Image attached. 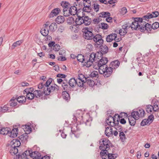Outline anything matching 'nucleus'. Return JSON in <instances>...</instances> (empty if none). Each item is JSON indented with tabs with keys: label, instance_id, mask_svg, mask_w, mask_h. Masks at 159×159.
<instances>
[{
	"label": "nucleus",
	"instance_id": "obj_36",
	"mask_svg": "<svg viewBox=\"0 0 159 159\" xmlns=\"http://www.w3.org/2000/svg\"><path fill=\"white\" fill-rule=\"evenodd\" d=\"M65 21V18L64 16H59L56 19V21L58 24L63 23Z\"/></svg>",
	"mask_w": 159,
	"mask_h": 159
},
{
	"label": "nucleus",
	"instance_id": "obj_62",
	"mask_svg": "<svg viewBox=\"0 0 159 159\" xmlns=\"http://www.w3.org/2000/svg\"><path fill=\"white\" fill-rule=\"evenodd\" d=\"M152 29H156L159 27V23L157 22H155L152 24Z\"/></svg>",
	"mask_w": 159,
	"mask_h": 159
},
{
	"label": "nucleus",
	"instance_id": "obj_50",
	"mask_svg": "<svg viewBox=\"0 0 159 159\" xmlns=\"http://www.w3.org/2000/svg\"><path fill=\"white\" fill-rule=\"evenodd\" d=\"M102 143L100 144H105L106 146V148H108L109 147V145H110L111 143L110 141L107 139H103L102 141Z\"/></svg>",
	"mask_w": 159,
	"mask_h": 159
},
{
	"label": "nucleus",
	"instance_id": "obj_44",
	"mask_svg": "<svg viewBox=\"0 0 159 159\" xmlns=\"http://www.w3.org/2000/svg\"><path fill=\"white\" fill-rule=\"evenodd\" d=\"M9 152L12 155H14L18 152V149L17 148H11V149Z\"/></svg>",
	"mask_w": 159,
	"mask_h": 159
},
{
	"label": "nucleus",
	"instance_id": "obj_37",
	"mask_svg": "<svg viewBox=\"0 0 159 159\" xmlns=\"http://www.w3.org/2000/svg\"><path fill=\"white\" fill-rule=\"evenodd\" d=\"M16 100L19 103H23L26 102V98L24 96H20L17 98Z\"/></svg>",
	"mask_w": 159,
	"mask_h": 159
},
{
	"label": "nucleus",
	"instance_id": "obj_39",
	"mask_svg": "<svg viewBox=\"0 0 159 159\" xmlns=\"http://www.w3.org/2000/svg\"><path fill=\"white\" fill-rule=\"evenodd\" d=\"M23 129H24L25 132H26V133L28 134L30 133L32 129L29 125H23Z\"/></svg>",
	"mask_w": 159,
	"mask_h": 159
},
{
	"label": "nucleus",
	"instance_id": "obj_6",
	"mask_svg": "<svg viewBox=\"0 0 159 159\" xmlns=\"http://www.w3.org/2000/svg\"><path fill=\"white\" fill-rule=\"evenodd\" d=\"M34 91V89L31 87L25 89L23 91V94H26L27 98L29 100H32L34 98V94L32 92Z\"/></svg>",
	"mask_w": 159,
	"mask_h": 159
},
{
	"label": "nucleus",
	"instance_id": "obj_5",
	"mask_svg": "<svg viewBox=\"0 0 159 159\" xmlns=\"http://www.w3.org/2000/svg\"><path fill=\"white\" fill-rule=\"evenodd\" d=\"M96 65L99 70H103V67H105L107 65L106 64L108 61V60L107 58L106 57H102L100 59L97 61Z\"/></svg>",
	"mask_w": 159,
	"mask_h": 159
},
{
	"label": "nucleus",
	"instance_id": "obj_63",
	"mask_svg": "<svg viewBox=\"0 0 159 159\" xmlns=\"http://www.w3.org/2000/svg\"><path fill=\"white\" fill-rule=\"evenodd\" d=\"M93 8L96 12H98L99 10V5L98 4L94 3L93 5Z\"/></svg>",
	"mask_w": 159,
	"mask_h": 159
},
{
	"label": "nucleus",
	"instance_id": "obj_27",
	"mask_svg": "<svg viewBox=\"0 0 159 159\" xmlns=\"http://www.w3.org/2000/svg\"><path fill=\"white\" fill-rule=\"evenodd\" d=\"M18 129L14 128L11 131L9 132L8 135L11 137L14 138L17 136L18 134Z\"/></svg>",
	"mask_w": 159,
	"mask_h": 159
},
{
	"label": "nucleus",
	"instance_id": "obj_30",
	"mask_svg": "<svg viewBox=\"0 0 159 159\" xmlns=\"http://www.w3.org/2000/svg\"><path fill=\"white\" fill-rule=\"evenodd\" d=\"M77 80H76L74 78H71L68 82V83L70 87L73 88L76 85L77 83Z\"/></svg>",
	"mask_w": 159,
	"mask_h": 159
},
{
	"label": "nucleus",
	"instance_id": "obj_21",
	"mask_svg": "<svg viewBox=\"0 0 159 159\" xmlns=\"http://www.w3.org/2000/svg\"><path fill=\"white\" fill-rule=\"evenodd\" d=\"M117 36V34H112L109 35L106 38V41L107 42H111L115 39L116 38Z\"/></svg>",
	"mask_w": 159,
	"mask_h": 159
},
{
	"label": "nucleus",
	"instance_id": "obj_60",
	"mask_svg": "<svg viewBox=\"0 0 159 159\" xmlns=\"http://www.w3.org/2000/svg\"><path fill=\"white\" fill-rule=\"evenodd\" d=\"M117 154L116 153H109L108 155V158L109 159H114L117 157Z\"/></svg>",
	"mask_w": 159,
	"mask_h": 159
},
{
	"label": "nucleus",
	"instance_id": "obj_61",
	"mask_svg": "<svg viewBox=\"0 0 159 159\" xmlns=\"http://www.w3.org/2000/svg\"><path fill=\"white\" fill-rule=\"evenodd\" d=\"M32 151L27 150L24 152L25 156V158H27V157L28 156H30L31 157V153H32Z\"/></svg>",
	"mask_w": 159,
	"mask_h": 159
},
{
	"label": "nucleus",
	"instance_id": "obj_13",
	"mask_svg": "<svg viewBox=\"0 0 159 159\" xmlns=\"http://www.w3.org/2000/svg\"><path fill=\"white\" fill-rule=\"evenodd\" d=\"M145 25L144 27H142L141 28V30H140L141 32H143L145 30H146L147 31L148 33H150L152 29V25L148 23L147 24H145Z\"/></svg>",
	"mask_w": 159,
	"mask_h": 159
},
{
	"label": "nucleus",
	"instance_id": "obj_14",
	"mask_svg": "<svg viewBox=\"0 0 159 159\" xmlns=\"http://www.w3.org/2000/svg\"><path fill=\"white\" fill-rule=\"evenodd\" d=\"M44 93V91H43L40 90H35L33 92L34 98L35 97L37 98H42Z\"/></svg>",
	"mask_w": 159,
	"mask_h": 159
},
{
	"label": "nucleus",
	"instance_id": "obj_16",
	"mask_svg": "<svg viewBox=\"0 0 159 159\" xmlns=\"http://www.w3.org/2000/svg\"><path fill=\"white\" fill-rule=\"evenodd\" d=\"M82 115V113L81 111H77L75 114L73 116L74 117L73 119L74 120H75L76 121L78 120V119L82 120L83 119Z\"/></svg>",
	"mask_w": 159,
	"mask_h": 159
},
{
	"label": "nucleus",
	"instance_id": "obj_51",
	"mask_svg": "<svg viewBox=\"0 0 159 159\" xmlns=\"http://www.w3.org/2000/svg\"><path fill=\"white\" fill-rule=\"evenodd\" d=\"M153 110V107L152 106L150 105H148L146 106V111L148 113H150Z\"/></svg>",
	"mask_w": 159,
	"mask_h": 159
},
{
	"label": "nucleus",
	"instance_id": "obj_40",
	"mask_svg": "<svg viewBox=\"0 0 159 159\" xmlns=\"http://www.w3.org/2000/svg\"><path fill=\"white\" fill-rule=\"evenodd\" d=\"M138 26L139 27V23L137 21L135 20L134 18V21L132 23L131 29L132 30H136Z\"/></svg>",
	"mask_w": 159,
	"mask_h": 159
},
{
	"label": "nucleus",
	"instance_id": "obj_54",
	"mask_svg": "<svg viewBox=\"0 0 159 159\" xmlns=\"http://www.w3.org/2000/svg\"><path fill=\"white\" fill-rule=\"evenodd\" d=\"M40 32L44 36H47L48 35L49 32L48 28H45L43 30H42Z\"/></svg>",
	"mask_w": 159,
	"mask_h": 159
},
{
	"label": "nucleus",
	"instance_id": "obj_24",
	"mask_svg": "<svg viewBox=\"0 0 159 159\" xmlns=\"http://www.w3.org/2000/svg\"><path fill=\"white\" fill-rule=\"evenodd\" d=\"M100 51L104 54H106L108 50V47L106 45H100Z\"/></svg>",
	"mask_w": 159,
	"mask_h": 159
},
{
	"label": "nucleus",
	"instance_id": "obj_3",
	"mask_svg": "<svg viewBox=\"0 0 159 159\" xmlns=\"http://www.w3.org/2000/svg\"><path fill=\"white\" fill-rule=\"evenodd\" d=\"M99 72L101 74L103 75L105 77H109L113 72V68L111 67H108L107 65L103 67V69L99 70Z\"/></svg>",
	"mask_w": 159,
	"mask_h": 159
},
{
	"label": "nucleus",
	"instance_id": "obj_34",
	"mask_svg": "<svg viewBox=\"0 0 159 159\" xmlns=\"http://www.w3.org/2000/svg\"><path fill=\"white\" fill-rule=\"evenodd\" d=\"M76 58L79 61L81 62H84L85 63V56H84L81 54H79L76 56Z\"/></svg>",
	"mask_w": 159,
	"mask_h": 159
},
{
	"label": "nucleus",
	"instance_id": "obj_1",
	"mask_svg": "<svg viewBox=\"0 0 159 159\" xmlns=\"http://www.w3.org/2000/svg\"><path fill=\"white\" fill-rule=\"evenodd\" d=\"M93 30L88 27H84L82 29L83 37L86 39L91 40L94 35L93 33Z\"/></svg>",
	"mask_w": 159,
	"mask_h": 159
},
{
	"label": "nucleus",
	"instance_id": "obj_59",
	"mask_svg": "<svg viewBox=\"0 0 159 159\" xmlns=\"http://www.w3.org/2000/svg\"><path fill=\"white\" fill-rule=\"evenodd\" d=\"M52 79L51 78H49L47 81L44 84L45 86L46 87V89H47V86H50L51 85H50Z\"/></svg>",
	"mask_w": 159,
	"mask_h": 159
},
{
	"label": "nucleus",
	"instance_id": "obj_9",
	"mask_svg": "<svg viewBox=\"0 0 159 159\" xmlns=\"http://www.w3.org/2000/svg\"><path fill=\"white\" fill-rule=\"evenodd\" d=\"M80 124H74L71 127V132L76 137H77V135H79L80 133Z\"/></svg>",
	"mask_w": 159,
	"mask_h": 159
},
{
	"label": "nucleus",
	"instance_id": "obj_15",
	"mask_svg": "<svg viewBox=\"0 0 159 159\" xmlns=\"http://www.w3.org/2000/svg\"><path fill=\"white\" fill-rule=\"evenodd\" d=\"M20 141L18 139H13L10 142L11 148H17L20 146Z\"/></svg>",
	"mask_w": 159,
	"mask_h": 159
},
{
	"label": "nucleus",
	"instance_id": "obj_11",
	"mask_svg": "<svg viewBox=\"0 0 159 159\" xmlns=\"http://www.w3.org/2000/svg\"><path fill=\"white\" fill-rule=\"evenodd\" d=\"M120 116H118V117L117 118L116 121V122H112V124L113 125L112 127H114V128L119 132H121L122 130V127L121 125H119V121H120Z\"/></svg>",
	"mask_w": 159,
	"mask_h": 159
},
{
	"label": "nucleus",
	"instance_id": "obj_25",
	"mask_svg": "<svg viewBox=\"0 0 159 159\" xmlns=\"http://www.w3.org/2000/svg\"><path fill=\"white\" fill-rule=\"evenodd\" d=\"M60 11V10L59 8H56L54 9L49 14V17L50 18L53 17L54 16L57 15Z\"/></svg>",
	"mask_w": 159,
	"mask_h": 159
},
{
	"label": "nucleus",
	"instance_id": "obj_31",
	"mask_svg": "<svg viewBox=\"0 0 159 159\" xmlns=\"http://www.w3.org/2000/svg\"><path fill=\"white\" fill-rule=\"evenodd\" d=\"M85 83H87V84L90 87L93 86L94 84V81L93 80H91L90 78L89 77H88V78H85Z\"/></svg>",
	"mask_w": 159,
	"mask_h": 159
},
{
	"label": "nucleus",
	"instance_id": "obj_10",
	"mask_svg": "<svg viewBox=\"0 0 159 159\" xmlns=\"http://www.w3.org/2000/svg\"><path fill=\"white\" fill-rule=\"evenodd\" d=\"M61 5L63 8V11L64 15L65 16H69L67 12L69 8L71 6L70 3L66 1H62L61 3Z\"/></svg>",
	"mask_w": 159,
	"mask_h": 159
},
{
	"label": "nucleus",
	"instance_id": "obj_49",
	"mask_svg": "<svg viewBox=\"0 0 159 159\" xmlns=\"http://www.w3.org/2000/svg\"><path fill=\"white\" fill-rule=\"evenodd\" d=\"M76 85L80 87H82L84 86V83H85V80H77Z\"/></svg>",
	"mask_w": 159,
	"mask_h": 159
},
{
	"label": "nucleus",
	"instance_id": "obj_8",
	"mask_svg": "<svg viewBox=\"0 0 159 159\" xmlns=\"http://www.w3.org/2000/svg\"><path fill=\"white\" fill-rule=\"evenodd\" d=\"M118 116H119L118 114H115L113 117L111 116H109L106 118V123L109 125L112 126L113 125L112 124V122H116V121L117 118L118 117Z\"/></svg>",
	"mask_w": 159,
	"mask_h": 159
},
{
	"label": "nucleus",
	"instance_id": "obj_58",
	"mask_svg": "<svg viewBox=\"0 0 159 159\" xmlns=\"http://www.w3.org/2000/svg\"><path fill=\"white\" fill-rule=\"evenodd\" d=\"M137 111L139 114V117L144 116L145 114V111L143 109L141 108L139 109Z\"/></svg>",
	"mask_w": 159,
	"mask_h": 159
},
{
	"label": "nucleus",
	"instance_id": "obj_38",
	"mask_svg": "<svg viewBox=\"0 0 159 159\" xmlns=\"http://www.w3.org/2000/svg\"><path fill=\"white\" fill-rule=\"evenodd\" d=\"M99 17L107 18L110 16V13L108 12H102L99 14Z\"/></svg>",
	"mask_w": 159,
	"mask_h": 159
},
{
	"label": "nucleus",
	"instance_id": "obj_26",
	"mask_svg": "<svg viewBox=\"0 0 159 159\" xmlns=\"http://www.w3.org/2000/svg\"><path fill=\"white\" fill-rule=\"evenodd\" d=\"M105 133L107 136L108 137L111 136L112 135V128L110 126L106 128Z\"/></svg>",
	"mask_w": 159,
	"mask_h": 159
},
{
	"label": "nucleus",
	"instance_id": "obj_48",
	"mask_svg": "<svg viewBox=\"0 0 159 159\" xmlns=\"http://www.w3.org/2000/svg\"><path fill=\"white\" fill-rule=\"evenodd\" d=\"M99 27L103 30L107 29L108 28V25L106 23H102L98 25Z\"/></svg>",
	"mask_w": 159,
	"mask_h": 159
},
{
	"label": "nucleus",
	"instance_id": "obj_33",
	"mask_svg": "<svg viewBox=\"0 0 159 159\" xmlns=\"http://www.w3.org/2000/svg\"><path fill=\"white\" fill-rule=\"evenodd\" d=\"M63 98L66 101H68L70 99V95L66 91H63L62 93Z\"/></svg>",
	"mask_w": 159,
	"mask_h": 159
},
{
	"label": "nucleus",
	"instance_id": "obj_29",
	"mask_svg": "<svg viewBox=\"0 0 159 159\" xmlns=\"http://www.w3.org/2000/svg\"><path fill=\"white\" fill-rule=\"evenodd\" d=\"M11 129L8 127L2 128L0 129V134L5 135L9 134Z\"/></svg>",
	"mask_w": 159,
	"mask_h": 159
},
{
	"label": "nucleus",
	"instance_id": "obj_35",
	"mask_svg": "<svg viewBox=\"0 0 159 159\" xmlns=\"http://www.w3.org/2000/svg\"><path fill=\"white\" fill-rule=\"evenodd\" d=\"M120 64V62L119 61L116 60L111 62L110 64V66H111L114 68L115 67L117 68L119 67Z\"/></svg>",
	"mask_w": 159,
	"mask_h": 159
},
{
	"label": "nucleus",
	"instance_id": "obj_17",
	"mask_svg": "<svg viewBox=\"0 0 159 159\" xmlns=\"http://www.w3.org/2000/svg\"><path fill=\"white\" fill-rule=\"evenodd\" d=\"M69 83L66 81H64L62 82L61 86L65 91L70 90L71 88L70 86L68 84Z\"/></svg>",
	"mask_w": 159,
	"mask_h": 159
},
{
	"label": "nucleus",
	"instance_id": "obj_4",
	"mask_svg": "<svg viewBox=\"0 0 159 159\" xmlns=\"http://www.w3.org/2000/svg\"><path fill=\"white\" fill-rule=\"evenodd\" d=\"M59 89V87L56 84L47 86L46 89H44V94L46 95L50 94V93L53 92H57Z\"/></svg>",
	"mask_w": 159,
	"mask_h": 159
},
{
	"label": "nucleus",
	"instance_id": "obj_55",
	"mask_svg": "<svg viewBox=\"0 0 159 159\" xmlns=\"http://www.w3.org/2000/svg\"><path fill=\"white\" fill-rule=\"evenodd\" d=\"M127 29L125 28H122L119 30V34L121 35H124L125 34L127 33Z\"/></svg>",
	"mask_w": 159,
	"mask_h": 159
},
{
	"label": "nucleus",
	"instance_id": "obj_32",
	"mask_svg": "<svg viewBox=\"0 0 159 159\" xmlns=\"http://www.w3.org/2000/svg\"><path fill=\"white\" fill-rule=\"evenodd\" d=\"M128 120L130 125L131 126H134L135 125L136 123L135 120H137V119L134 118L131 116H129L128 117Z\"/></svg>",
	"mask_w": 159,
	"mask_h": 159
},
{
	"label": "nucleus",
	"instance_id": "obj_23",
	"mask_svg": "<svg viewBox=\"0 0 159 159\" xmlns=\"http://www.w3.org/2000/svg\"><path fill=\"white\" fill-rule=\"evenodd\" d=\"M41 156V154L38 152L34 151L32 152L31 157L35 159H39Z\"/></svg>",
	"mask_w": 159,
	"mask_h": 159
},
{
	"label": "nucleus",
	"instance_id": "obj_18",
	"mask_svg": "<svg viewBox=\"0 0 159 159\" xmlns=\"http://www.w3.org/2000/svg\"><path fill=\"white\" fill-rule=\"evenodd\" d=\"M84 14H83L82 16L78 15V17L75 20V23L77 25H80L83 24V21H82L83 20V17L84 16Z\"/></svg>",
	"mask_w": 159,
	"mask_h": 159
},
{
	"label": "nucleus",
	"instance_id": "obj_42",
	"mask_svg": "<svg viewBox=\"0 0 159 159\" xmlns=\"http://www.w3.org/2000/svg\"><path fill=\"white\" fill-rule=\"evenodd\" d=\"M28 133H27L24 134L19 137V139L21 141L25 142L28 139Z\"/></svg>",
	"mask_w": 159,
	"mask_h": 159
},
{
	"label": "nucleus",
	"instance_id": "obj_7",
	"mask_svg": "<svg viewBox=\"0 0 159 159\" xmlns=\"http://www.w3.org/2000/svg\"><path fill=\"white\" fill-rule=\"evenodd\" d=\"M92 39L95 42V45H100L103 43V40L102 39V36L99 34H94Z\"/></svg>",
	"mask_w": 159,
	"mask_h": 159
},
{
	"label": "nucleus",
	"instance_id": "obj_12",
	"mask_svg": "<svg viewBox=\"0 0 159 159\" xmlns=\"http://www.w3.org/2000/svg\"><path fill=\"white\" fill-rule=\"evenodd\" d=\"M79 11L77 10V7L75 6L70 7L69 11H67V13L68 14H70L72 15H75L76 14L78 16Z\"/></svg>",
	"mask_w": 159,
	"mask_h": 159
},
{
	"label": "nucleus",
	"instance_id": "obj_20",
	"mask_svg": "<svg viewBox=\"0 0 159 159\" xmlns=\"http://www.w3.org/2000/svg\"><path fill=\"white\" fill-rule=\"evenodd\" d=\"M153 15L152 14L148 13L147 15L144 16V18L147 19L152 18L153 17H157L159 15V12L158 11H154L152 12Z\"/></svg>",
	"mask_w": 159,
	"mask_h": 159
},
{
	"label": "nucleus",
	"instance_id": "obj_64",
	"mask_svg": "<svg viewBox=\"0 0 159 159\" xmlns=\"http://www.w3.org/2000/svg\"><path fill=\"white\" fill-rule=\"evenodd\" d=\"M60 48V46L58 44H56L53 46V49L56 51H58Z\"/></svg>",
	"mask_w": 159,
	"mask_h": 159
},
{
	"label": "nucleus",
	"instance_id": "obj_46",
	"mask_svg": "<svg viewBox=\"0 0 159 159\" xmlns=\"http://www.w3.org/2000/svg\"><path fill=\"white\" fill-rule=\"evenodd\" d=\"M22 43V40L18 41L15 42H14L12 44L11 48L12 49H14V48L18 46H19Z\"/></svg>",
	"mask_w": 159,
	"mask_h": 159
},
{
	"label": "nucleus",
	"instance_id": "obj_28",
	"mask_svg": "<svg viewBox=\"0 0 159 159\" xmlns=\"http://www.w3.org/2000/svg\"><path fill=\"white\" fill-rule=\"evenodd\" d=\"M83 5L84 7L82 9V11H83L86 12H87L89 13L91 12L92 10L91 7L90 5H87L86 3H83Z\"/></svg>",
	"mask_w": 159,
	"mask_h": 159
},
{
	"label": "nucleus",
	"instance_id": "obj_56",
	"mask_svg": "<svg viewBox=\"0 0 159 159\" xmlns=\"http://www.w3.org/2000/svg\"><path fill=\"white\" fill-rule=\"evenodd\" d=\"M139 114L137 111H134L132 112L131 116L134 117V118L138 119L139 118Z\"/></svg>",
	"mask_w": 159,
	"mask_h": 159
},
{
	"label": "nucleus",
	"instance_id": "obj_52",
	"mask_svg": "<svg viewBox=\"0 0 159 159\" xmlns=\"http://www.w3.org/2000/svg\"><path fill=\"white\" fill-rule=\"evenodd\" d=\"M119 137L121 141L123 142L126 139L125 134L123 131L120 132L119 133Z\"/></svg>",
	"mask_w": 159,
	"mask_h": 159
},
{
	"label": "nucleus",
	"instance_id": "obj_41",
	"mask_svg": "<svg viewBox=\"0 0 159 159\" xmlns=\"http://www.w3.org/2000/svg\"><path fill=\"white\" fill-rule=\"evenodd\" d=\"M57 28V24L55 23H52L49 26V30L51 31H54L56 30Z\"/></svg>",
	"mask_w": 159,
	"mask_h": 159
},
{
	"label": "nucleus",
	"instance_id": "obj_45",
	"mask_svg": "<svg viewBox=\"0 0 159 159\" xmlns=\"http://www.w3.org/2000/svg\"><path fill=\"white\" fill-rule=\"evenodd\" d=\"M150 121L148 120V119H146L143 120L140 123V125L142 126H144L145 125L150 124Z\"/></svg>",
	"mask_w": 159,
	"mask_h": 159
},
{
	"label": "nucleus",
	"instance_id": "obj_2",
	"mask_svg": "<svg viewBox=\"0 0 159 159\" xmlns=\"http://www.w3.org/2000/svg\"><path fill=\"white\" fill-rule=\"evenodd\" d=\"M95 53L92 52L89 56H85V66L87 67H89L93 64V61H97Z\"/></svg>",
	"mask_w": 159,
	"mask_h": 159
},
{
	"label": "nucleus",
	"instance_id": "obj_22",
	"mask_svg": "<svg viewBox=\"0 0 159 159\" xmlns=\"http://www.w3.org/2000/svg\"><path fill=\"white\" fill-rule=\"evenodd\" d=\"M100 153V155L102 159H107L108 157L109 154L108 150H101Z\"/></svg>",
	"mask_w": 159,
	"mask_h": 159
},
{
	"label": "nucleus",
	"instance_id": "obj_57",
	"mask_svg": "<svg viewBox=\"0 0 159 159\" xmlns=\"http://www.w3.org/2000/svg\"><path fill=\"white\" fill-rule=\"evenodd\" d=\"M99 148L100 150H109L110 149V145H109V147H108V148H106V146L105 144H101L100 146L99 147Z\"/></svg>",
	"mask_w": 159,
	"mask_h": 159
},
{
	"label": "nucleus",
	"instance_id": "obj_53",
	"mask_svg": "<svg viewBox=\"0 0 159 159\" xmlns=\"http://www.w3.org/2000/svg\"><path fill=\"white\" fill-rule=\"evenodd\" d=\"M67 22L70 25L73 24L75 22V20L72 17H69L67 19Z\"/></svg>",
	"mask_w": 159,
	"mask_h": 159
},
{
	"label": "nucleus",
	"instance_id": "obj_19",
	"mask_svg": "<svg viewBox=\"0 0 159 159\" xmlns=\"http://www.w3.org/2000/svg\"><path fill=\"white\" fill-rule=\"evenodd\" d=\"M84 16L83 17V20L82 21L83 24H84V25L86 26L89 25L92 21L91 18L87 16H85V14H84Z\"/></svg>",
	"mask_w": 159,
	"mask_h": 159
},
{
	"label": "nucleus",
	"instance_id": "obj_43",
	"mask_svg": "<svg viewBox=\"0 0 159 159\" xmlns=\"http://www.w3.org/2000/svg\"><path fill=\"white\" fill-rule=\"evenodd\" d=\"M144 16H143L142 18H139V17H136L135 18V20L137 21L139 23H143V20L147 21L148 20H147L148 19L146 18H144Z\"/></svg>",
	"mask_w": 159,
	"mask_h": 159
},
{
	"label": "nucleus",
	"instance_id": "obj_47",
	"mask_svg": "<svg viewBox=\"0 0 159 159\" xmlns=\"http://www.w3.org/2000/svg\"><path fill=\"white\" fill-rule=\"evenodd\" d=\"M95 54L97 61L103 57V55L104 54L100 51L97 52Z\"/></svg>",
	"mask_w": 159,
	"mask_h": 159
}]
</instances>
